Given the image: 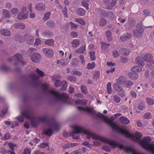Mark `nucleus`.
I'll return each instance as SVG.
<instances>
[{
  "instance_id": "1",
  "label": "nucleus",
  "mask_w": 154,
  "mask_h": 154,
  "mask_svg": "<svg viewBox=\"0 0 154 154\" xmlns=\"http://www.w3.org/2000/svg\"><path fill=\"white\" fill-rule=\"evenodd\" d=\"M77 109L79 110L84 111L92 115H97L98 117L104 120L106 123L108 124L113 130L117 131L118 132L124 135L127 137L133 138L135 136V135L130 133L128 131L120 128L117 125L115 122H112L115 120V118L113 116H111L109 119L105 116L102 114H96L95 110L88 107L85 108L82 106H78L77 107Z\"/></svg>"
},
{
  "instance_id": "2",
  "label": "nucleus",
  "mask_w": 154,
  "mask_h": 154,
  "mask_svg": "<svg viewBox=\"0 0 154 154\" xmlns=\"http://www.w3.org/2000/svg\"><path fill=\"white\" fill-rule=\"evenodd\" d=\"M142 135L140 133L135 132V142L136 141L144 149L150 151L154 154V144L150 143L151 139L148 136L143 137L141 139Z\"/></svg>"
},
{
  "instance_id": "3",
  "label": "nucleus",
  "mask_w": 154,
  "mask_h": 154,
  "mask_svg": "<svg viewBox=\"0 0 154 154\" xmlns=\"http://www.w3.org/2000/svg\"><path fill=\"white\" fill-rule=\"evenodd\" d=\"M73 131L69 134V135L72 137V138L75 139L78 138V136H75V134L83 133L86 135L87 139H90L91 137L95 139H99L101 138L98 136L94 135L92 134L91 131L84 129L82 127L79 126L75 125L73 127Z\"/></svg>"
},
{
  "instance_id": "4",
  "label": "nucleus",
  "mask_w": 154,
  "mask_h": 154,
  "mask_svg": "<svg viewBox=\"0 0 154 154\" xmlns=\"http://www.w3.org/2000/svg\"><path fill=\"white\" fill-rule=\"evenodd\" d=\"M48 86V85L46 84H43L42 85V88L44 91L52 96L55 100H61L65 101L68 98V95L66 93L60 94L53 90L48 91L47 90V88Z\"/></svg>"
},
{
  "instance_id": "5",
  "label": "nucleus",
  "mask_w": 154,
  "mask_h": 154,
  "mask_svg": "<svg viewBox=\"0 0 154 154\" xmlns=\"http://www.w3.org/2000/svg\"><path fill=\"white\" fill-rule=\"evenodd\" d=\"M107 141L108 143L113 147H118L120 149L123 150L127 154H135V149L133 146H124L122 144H118L115 140L112 139H107Z\"/></svg>"
},
{
  "instance_id": "6",
  "label": "nucleus",
  "mask_w": 154,
  "mask_h": 154,
  "mask_svg": "<svg viewBox=\"0 0 154 154\" xmlns=\"http://www.w3.org/2000/svg\"><path fill=\"white\" fill-rule=\"evenodd\" d=\"M34 38L33 36L29 33H25L20 40L21 42H25L26 43L32 45L33 44Z\"/></svg>"
},
{
  "instance_id": "7",
  "label": "nucleus",
  "mask_w": 154,
  "mask_h": 154,
  "mask_svg": "<svg viewBox=\"0 0 154 154\" xmlns=\"http://www.w3.org/2000/svg\"><path fill=\"white\" fill-rule=\"evenodd\" d=\"M143 60L146 61L149 66L152 67L154 64V61L153 59L152 56L150 54L146 53L143 54L142 56Z\"/></svg>"
},
{
  "instance_id": "8",
  "label": "nucleus",
  "mask_w": 154,
  "mask_h": 154,
  "mask_svg": "<svg viewBox=\"0 0 154 154\" xmlns=\"http://www.w3.org/2000/svg\"><path fill=\"white\" fill-rule=\"evenodd\" d=\"M145 64L144 61L142 60V58L137 57L135 62V71L140 72L142 70V67Z\"/></svg>"
},
{
  "instance_id": "9",
  "label": "nucleus",
  "mask_w": 154,
  "mask_h": 154,
  "mask_svg": "<svg viewBox=\"0 0 154 154\" xmlns=\"http://www.w3.org/2000/svg\"><path fill=\"white\" fill-rule=\"evenodd\" d=\"M21 116H19L16 117L17 120L20 122H23V116L25 117L27 119H31V115L30 112L27 111H24L21 112Z\"/></svg>"
},
{
  "instance_id": "10",
  "label": "nucleus",
  "mask_w": 154,
  "mask_h": 154,
  "mask_svg": "<svg viewBox=\"0 0 154 154\" xmlns=\"http://www.w3.org/2000/svg\"><path fill=\"white\" fill-rule=\"evenodd\" d=\"M21 11L19 13L17 16L18 19L19 20H24L28 17V12L26 10V8L23 7Z\"/></svg>"
},
{
  "instance_id": "11",
  "label": "nucleus",
  "mask_w": 154,
  "mask_h": 154,
  "mask_svg": "<svg viewBox=\"0 0 154 154\" xmlns=\"http://www.w3.org/2000/svg\"><path fill=\"white\" fill-rule=\"evenodd\" d=\"M110 0H103V2L105 4H109L106 7V9L110 10L112 9L116 5L117 2V0H112L110 3H109Z\"/></svg>"
},
{
  "instance_id": "12",
  "label": "nucleus",
  "mask_w": 154,
  "mask_h": 154,
  "mask_svg": "<svg viewBox=\"0 0 154 154\" xmlns=\"http://www.w3.org/2000/svg\"><path fill=\"white\" fill-rule=\"evenodd\" d=\"M42 52L47 57H53L54 52L51 49L44 48L42 49Z\"/></svg>"
},
{
  "instance_id": "13",
  "label": "nucleus",
  "mask_w": 154,
  "mask_h": 154,
  "mask_svg": "<svg viewBox=\"0 0 154 154\" xmlns=\"http://www.w3.org/2000/svg\"><path fill=\"white\" fill-rule=\"evenodd\" d=\"M41 56L38 53H36L33 54L31 57V60L35 63H38L40 61Z\"/></svg>"
},
{
  "instance_id": "14",
  "label": "nucleus",
  "mask_w": 154,
  "mask_h": 154,
  "mask_svg": "<svg viewBox=\"0 0 154 154\" xmlns=\"http://www.w3.org/2000/svg\"><path fill=\"white\" fill-rule=\"evenodd\" d=\"M92 133V134H93L94 135H97V136H98L99 137H100V138H101L100 139H95V138H92V137H91L90 138H92V139H95V140H95L93 142V144H94V145L95 146H100V145H101V142H100V141H103V140H104V138L102 137H100L97 135H96V134H94V133H93L91 131Z\"/></svg>"
},
{
  "instance_id": "15",
  "label": "nucleus",
  "mask_w": 154,
  "mask_h": 154,
  "mask_svg": "<svg viewBox=\"0 0 154 154\" xmlns=\"http://www.w3.org/2000/svg\"><path fill=\"white\" fill-rule=\"evenodd\" d=\"M131 35L130 33H125L120 37V39L122 41H125L131 38Z\"/></svg>"
},
{
  "instance_id": "16",
  "label": "nucleus",
  "mask_w": 154,
  "mask_h": 154,
  "mask_svg": "<svg viewBox=\"0 0 154 154\" xmlns=\"http://www.w3.org/2000/svg\"><path fill=\"white\" fill-rule=\"evenodd\" d=\"M14 58L16 59L20 62H21L23 65L26 64V63L22 61L23 56L19 54H15L14 56Z\"/></svg>"
},
{
  "instance_id": "17",
  "label": "nucleus",
  "mask_w": 154,
  "mask_h": 154,
  "mask_svg": "<svg viewBox=\"0 0 154 154\" xmlns=\"http://www.w3.org/2000/svg\"><path fill=\"white\" fill-rule=\"evenodd\" d=\"M137 28V33L140 34H142L144 31L143 28L142 24L141 23L137 24L136 26Z\"/></svg>"
},
{
  "instance_id": "18",
  "label": "nucleus",
  "mask_w": 154,
  "mask_h": 154,
  "mask_svg": "<svg viewBox=\"0 0 154 154\" xmlns=\"http://www.w3.org/2000/svg\"><path fill=\"white\" fill-rule=\"evenodd\" d=\"M57 75H53L51 77L52 80L55 81L54 84L55 86L56 87H59L60 84V81L59 80L57 79Z\"/></svg>"
},
{
  "instance_id": "19",
  "label": "nucleus",
  "mask_w": 154,
  "mask_h": 154,
  "mask_svg": "<svg viewBox=\"0 0 154 154\" xmlns=\"http://www.w3.org/2000/svg\"><path fill=\"white\" fill-rule=\"evenodd\" d=\"M14 27L19 29H23L25 28V25L22 23H17L13 25Z\"/></svg>"
},
{
  "instance_id": "20",
  "label": "nucleus",
  "mask_w": 154,
  "mask_h": 154,
  "mask_svg": "<svg viewBox=\"0 0 154 154\" xmlns=\"http://www.w3.org/2000/svg\"><path fill=\"white\" fill-rule=\"evenodd\" d=\"M120 53L122 55L126 56L129 55L130 52L129 50L126 48H122L120 49Z\"/></svg>"
},
{
  "instance_id": "21",
  "label": "nucleus",
  "mask_w": 154,
  "mask_h": 154,
  "mask_svg": "<svg viewBox=\"0 0 154 154\" xmlns=\"http://www.w3.org/2000/svg\"><path fill=\"white\" fill-rule=\"evenodd\" d=\"M35 9L38 11H42L45 9V5L43 3H39L35 6Z\"/></svg>"
},
{
  "instance_id": "22",
  "label": "nucleus",
  "mask_w": 154,
  "mask_h": 154,
  "mask_svg": "<svg viewBox=\"0 0 154 154\" xmlns=\"http://www.w3.org/2000/svg\"><path fill=\"white\" fill-rule=\"evenodd\" d=\"M45 24L46 25L51 28H53L55 26V24L54 21L49 20L47 21Z\"/></svg>"
},
{
  "instance_id": "23",
  "label": "nucleus",
  "mask_w": 154,
  "mask_h": 154,
  "mask_svg": "<svg viewBox=\"0 0 154 154\" xmlns=\"http://www.w3.org/2000/svg\"><path fill=\"white\" fill-rule=\"evenodd\" d=\"M80 43V41L78 39H74L71 42L72 46L74 48L78 47Z\"/></svg>"
},
{
  "instance_id": "24",
  "label": "nucleus",
  "mask_w": 154,
  "mask_h": 154,
  "mask_svg": "<svg viewBox=\"0 0 154 154\" xmlns=\"http://www.w3.org/2000/svg\"><path fill=\"white\" fill-rule=\"evenodd\" d=\"M120 122L123 124H128L129 123V120L127 118L124 117H121L119 119Z\"/></svg>"
},
{
  "instance_id": "25",
  "label": "nucleus",
  "mask_w": 154,
  "mask_h": 154,
  "mask_svg": "<svg viewBox=\"0 0 154 154\" xmlns=\"http://www.w3.org/2000/svg\"><path fill=\"white\" fill-rule=\"evenodd\" d=\"M77 14L80 16H83L85 15V11L83 9L79 8L76 10Z\"/></svg>"
},
{
  "instance_id": "26",
  "label": "nucleus",
  "mask_w": 154,
  "mask_h": 154,
  "mask_svg": "<svg viewBox=\"0 0 154 154\" xmlns=\"http://www.w3.org/2000/svg\"><path fill=\"white\" fill-rule=\"evenodd\" d=\"M105 17L107 18L108 19L112 20L114 18L115 15L114 14L110 11H108Z\"/></svg>"
},
{
  "instance_id": "27",
  "label": "nucleus",
  "mask_w": 154,
  "mask_h": 154,
  "mask_svg": "<svg viewBox=\"0 0 154 154\" xmlns=\"http://www.w3.org/2000/svg\"><path fill=\"white\" fill-rule=\"evenodd\" d=\"M96 10L100 14V15L104 17H105V16H106V14L107 12H106L104 10L100 8H98Z\"/></svg>"
},
{
  "instance_id": "28",
  "label": "nucleus",
  "mask_w": 154,
  "mask_h": 154,
  "mask_svg": "<svg viewBox=\"0 0 154 154\" xmlns=\"http://www.w3.org/2000/svg\"><path fill=\"white\" fill-rule=\"evenodd\" d=\"M52 34L53 33L52 32H49L48 31H45L43 32L42 34V36L47 38L50 37Z\"/></svg>"
},
{
  "instance_id": "29",
  "label": "nucleus",
  "mask_w": 154,
  "mask_h": 154,
  "mask_svg": "<svg viewBox=\"0 0 154 154\" xmlns=\"http://www.w3.org/2000/svg\"><path fill=\"white\" fill-rule=\"evenodd\" d=\"M113 86L114 90L118 92L121 91L122 89L121 86L120 85L117 84V83L114 84Z\"/></svg>"
},
{
  "instance_id": "30",
  "label": "nucleus",
  "mask_w": 154,
  "mask_h": 154,
  "mask_svg": "<svg viewBox=\"0 0 154 154\" xmlns=\"http://www.w3.org/2000/svg\"><path fill=\"white\" fill-rule=\"evenodd\" d=\"M86 47L85 46H82L80 48L76 50V53L82 54L83 53Z\"/></svg>"
},
{
  "instance_id": "31",
  "label": "nucleus",
  "mask_w": 154,
  "mask_h": 154,
  "mask_svg": "<svg viewBox=\"0 0 154 154\" xmlns=\"http://www.w3.org/2000/svg\"><path fill=\"white\" fill-rule=\"evenodd\" d=\"M75 103L78 105H81L82 106H85L86 103V101L84 100H77L75 101Z\"/></svg>"
},
{
  "instance_id": "32",
  "label": "nucleus",
  "mask_w": 154,
  "mask_h": 154,
  "mask_svg": "<svg viewBox=\"0 0 154 154\" xmlns=\"http://www.w3.org/2000/svg\"><path fill=\"white\" fill-rule=\"evenodd\" d=\"M105 35L107 38V40L109 42L110 41L112 38L111 31L109 30L105 32Z\"/></svg>"
},
{
  "instance_id": "33",
  "label": "nucleus",
  "mask_w": 154,
  "mask_h": 154,
  "mask_svg": "<svg viewBox=\"0 0 154 154\" xmlns=\"http://www.w3.org/2000/svg\"><path fill=\"white\" fill-rule=\"evenodd\" d=\"M1 34L5 36H8L10 35V31L7 30L3 29L0 30Z\"/></svg>"
},
{
  "instance_id": "34",
  "label": "nucleus",
  "mask_w": 154,
  "mask_h": 154,
  "mask_svg": "<svg viewBox=\"0 0 154 154\" xmlns=\"http://www.w3.org/2000/svg\"><path fill=\"white\" fill-rule=\"evenodd\" d=\"M107 24L106 20L104 18H101L99 22V25L101 27L105 26Z\"/></svg>"
},
{
  "instance_id": "35",
  "label": "nucleus",
  "mask_w": 154,
  "mask_h": 154,
  "mask_svg": "<svg viewBox=\"0 0 154 154\" xmlns=\"http://www.w3.org/2000/svg\"><path fill=\"white\" fill-rule=\"evenodd\" d=\"M54 41L52 39L46 40V41L45 42V44L50 46H53L54 44Z\"/></svg>"
},
{
  "instance_id": "36",
  "label": "nucleus",
  "mask_w": 154,
  "mask_h": 154,
  "mask_svg": "<svg viewBox=\"0 0 154 154\" xmlns=\"http://www.w3.org/2000/svg\"><path fill=\"white\" fill-rule=\"evenodd\" d=\"M146 102L149 105H152L154 104V100L152 98L147 97L146 99Z\"/></svg>"
},
{
  "instance_id": "37",
  "label": "nucleus",
  "mask_w": 154,
  "mask_h": 154,
  "mask_svg": "<svg viewBox=\"0 0 154 154\" xmlns=\"http://www.w3.org/2000/svg\"><path fill=\"white\" fill-rule=\"evenodd\" d=\"M3 16L5 18H8L10 15L9 12L7 10L4 9L2 11Z\"/></svg>"
},
{
  "instance_id": "38",
  "label": "nucleus",
  "mask_w": 154,
  "mask_h": 154,
  "mask_svg": "<svg viewBox=\"0 0 154 154\" xmlns=\"http://www.w3.org/2000/svg\"><path fill=\"white\" fill-rule=\"evenodd\" d=\"M43 133L45 135L50 136L52 134L53 131L51 129H48L44 130Z\"/></svg>"
},
{
  "instance_id": "39",
  "label": "nucleus",
  "mask_w": 154,
  "mask_h": 154,
  "mask_svg": "<svg viewBox=\"0 0 154 154\" xmlns=\"http://www.w3.org/2000/svg\"><path fill=\"white\" fill-rule=\"evenodd\" d=\"M75 21L82 25H85V21L84 19L82 18H76Z\"/></svg>"
},
{
  "instance_id": "40",
  "label": "nucleus",
  "mask_w": 154,
  "mask_h": 154,
  "mask_svg": "<svg viewBox=\"0 0 154 154\" xmlns=\"http://www.w3.org/2000/svg\"><path fill=\"white\" fill-rule=\"evenodd\" d=\"M89 0H83L82 2V4L83 6L85 7L87 9H89L88 3Z\"/></svg>"
},
{
  "instance_id": "41",
  "label": "nucleus",
  "mask_w": 154,
  "mask_h": 154,
  "mask_svg": "<svg viewBox=\"0 0 154 154\" xmlns=\"http://www.w3.org/2000/svg\"><path fill=\"white\" fill-rule=\"evenodd\" d=\"M126 80L125 78L123 76H120L119 78L117 80V83L120 84L122 82H123Z\"/></svg>"
},
{
  "instance_id": "42",
  "label": "nucleus",
  "mask_w": 154,
  "mask_h": 154,
  "mask_svg": "<svg viewBox=\"0 0 154 154\" xmlns=\"http://www.w3.org/2000/svg\"><path fill=\"white\" fill-rule=\"evenodd\" d=\"M123 85L127 88L129 87V86L132 85L133 83L130 81H125L123 83Z\"/></svg>"
},
{
  "instance_id": "43",
  "label": "nucleus",
  "mask_w": 154,
  "mask_h": 154,
  "mask_svg": "<svg viewBox=\"0 0 154 154\" xmlns=\"http://www.w3.org/2000/svg\"><path fill=\"white\" fill-rule=\"evenodd\" d=\"M61 85H62V89L63 90H65L68 86L67 82L65 81H63L61 82Z\"/></svg>"
},
{
  "instance_id": "44",
  "label": "nucleus",
  "mask_w": 154,
  "mask_h": 154,
  "mask_svg": "<svg viewBox=\"0 0 154 154\" xmlns=\"http://www.w3.org/2000/svg\"><path fill=\"white\" fill-rule=\"evenodd\" d=\"M111 83L110 82L108 83L107 85V93L109 94H111L112 93Z\"/></svg>"
},
{
  "instance_id": "45",
  "label": "nucleus",
  "mask_w": 154,
  "mask_h": 154,
  "mask_svg": "<svg viewBox=\"0 0 154 154\" xmlns=\"http://www.w3.org/2000/svg\"><path fill=\"white\" fill-rule=\"evenodd\" d=\"M145 107L144 103L143 102H140L138 106V108L140 110H143Z\"/></svg>"
},
{
  "instance_id": "46",
  "label": "nucleus",
  "mask_w": 154,
  "mask_h": 154,
  "mask_svg": "<svg viewBox=\"0 0 154 154\" xmlns=\"http://www.w3.org/2000/svg\"><path fill=\"white\" fill-rule=\"evenodd\" d=\"M143 118L145 119H151L152 117L151 113L149 112H146L143 116Z\"/></svg>"
},
{
  "instance_id": "47",
  "label": "nucleus",
  "mask_w": 154,
  "mask_h": 154,
  "mask_svg": "<svg viewBox=\"0 0 154 154\" xmlns=\"http://www.w3.org/2000/svg\"><path fill=\"white\" fill-rule=\"evenodd\" d=\"M95 64L94 62H92L91 63H88L87 65V68L88 69H93L95 66Z\"/></svg>"
},
{
  "instance_id": "48",
  "label": "nucleus",
  "mask_w": 154,
  "mask_h": 154,
  "mask_svg": "<svg viewBox=\"0 0 154 154\" xmlns=\"http://www.w3.org/2000/svg\"><path fill=\"white\" fill-rule=\"evenodd\" d=\"M119 60L121 63H125L128 62L129 60L127 58L121 57L119 58Z\"/></svg>"
},
{
  "instance_id": "49",
  "label": "nucleus",
  "mask_w": 154,
  "mask_h": 154,
  "mask_svg": "<svg viewBox=\"0 0 154 154\" xmlns=\"http://www.w3.org/2000/svg\"><path fill=\"white\" fill-rule=\"evenodd\" d=\"M50 16V13L48 12L47 13L45 14L44 17L43 18V20L44 21H45L46 20L48 19Z\"/></svg>"
},
{
  "instance_id": "50",
  "label": "nucleus",
  "mask_w": 154,
  "mask_h": 154,
  "mask_svg": "<svg viewBox=\"0 0 154 154\" xmlns=\"http://www.w3.org/2000/svg\"><path fill=\"white\" fill-rule=\"evenodd\" d=\"M101 44L102 50L106 49L110 45L109 44H106L103 42H101Z\"/></svg>"
},
{
  "instance_id": "51",
  "label": "nucleus",
  "mask_w": 154,
  "mask_h": 154,
  "mask_svg": "<svg viewBox=\"0 0 154 154\" xmlns=\"http://www.w3.org/2000/svg\"><path fill=\"white\" fill-rule=\"evenodd\" d=\"M95 52L94 51H91L89 53L90 58L92 60H94L96 59L95 56Z\"/></svg>"
},
{
  "instance_id": "52",
  "label": "nucleus",
  "mask_w": 154,
  "mask_h": 154,
  "mask_svg": "<svg viewBox=\"0 0 154 154\" xmlns=\"http://www.w3.org/2000/svg\"><path fill=\"white\" fill-rule=\"evenodd\" d=\"M113 98L115 102L118 103L120 102V98L119 96L117 95H114L113 96Z\"/></svg>"
},
{
  "instance_id": "53",
  "label": "nucleus",
  "mask_w": 154,
  "mask_h": 154,
  "mask_svg": "<svg viewBox=\"0 0 154 154\" xmlns=\"http://www.w3.org/2000/svg\"><path fill=\"white\" fill-rule=\"evenodd\" d=\"M100 72L98 71H96L93 75V77L94 79H98L100 76Z\"/></svg>"
},
{
  "instance_id": "54",
  "label": "nucleus",
  "mask_w": 154,
  "mask_h": 154,
  "mask_svg": "<svg viewBox=\"0 0 154 154\" xmlns=\"http://www.w3.org/2000/svg\"><path fill=\"white\" fill-rule=\"evenodd\" d=\"M67 78L71 82H75L76 80V78L73 76L71 75L68 76H67Z\"/></svg>"
},
{
  "instance_id": "55",
  "label": "nucleus",
  "mask_w": 154,
  "mask_h": 154,
  "mask_svg": "<svg viewBox=\"0 0 154 154\" xmlns=\"http://www.w3.org/2000/svg\"><path fill=\"white\" fill-rule=\"evenodd\" d=\"M35 71L40 76L42 77L45 76L44 72L38 69L37 68L36 69Z\"/></svg>"
},
{
  "instance_id": "56",
  "label": "nucleus",
  "mask_w": 154,
  "mask_h": 154,
  "mask_svg": "<svg viewBox=\"0 0 154 154\" xmlns=\"http://www.w3.org/2000/svg\"><path fill=\"white\" fill-rule=\"evenodd\" d=\"M8 145L9 146L10 148L12 151H14V147L16 146V145L14 143L10 142L8 143Z\"/></svg>"
},
{
  "instance_id": "57",
  "label": "nucleus",
  "mask_w": 154,
  "mask_h": 154,
  "mask_svg": "<svg viewBox=\"0 0 154 154\" xmlns=\"http://www.w3.org/2000/svg\"><path fill=\"white\" fill-rule=\"evenodd\" d=\"M81 91L85 94H87L88 91L86 87L84 85H82L81 87Z\"/></svg>"
},
{
  "instance_id": "58",
  "label": "nucleus",
  "mask_w": 154,
  "mask_h": 154,
  "mask_svg": "<svg viewBox=\"0 0 154 154\" xmlns=\"http://www.w3.org/2000/svg\"><path fill=\"white\" fill-rule=\"evenodd\" d=\"M69 23L70 24L71 26V29H76L78 27V26L72 22H69Z\"/></svg>"
},
{
  "instance_id": "59",
  "label": "nucleus",
  "mask_w": 154,
  "mask_h": 154,
  "mask_svg": "<svg viewBox=\"0 0 154 154\" xmlns=\"http://www.w3.org/2000/svg\"><path fill=\"white\" fill-rule=\"evenodd\" d=\"M71 74L72 75L81 76L82 75V73L79 71H73L71 72Z\"/></svg>"
},
{
  "instance_id": "60",
  "label": "nucleus",
  "mask_w": 154,
  "mask_h": 154,
  "mask_svg": "<svg viewBox=\"0 0 154 154\" xmlns=\"http://www.w3.org/2000/svg\"><path fill=\"white\" fill-rule=\"evenodd\" d=\"M30 76L32 79L36 80L39 78V76L35 73H32L30 75Z\"/></svg>"
},
{
  "instance_id": "61",
  "label": "nucleus",
  "mask_w": 154,
  "mask_h": 154,
  "mask_svg": "<svg viewBox=\"0 0 154 154\" xmlns=\"http://www.w3.org/2000/svg\"><path fill=\"white\" fill-rule=\"evenodd\" d=\"M18 11V9L17 8H13L11 10V12L12 14L16 15Z\"/></svg>"
},
{
  "instance_id": "62",
  "label": "nucleus",
  "mask_w": 154,
  "mask_h": 154,
  "mask_svg": "<svg viewBox=\"0 0 154 154\" xmlns=\"http://www.w3.org/2000/svg\"><path fill=\"white\" fill-rule=\"evenodd\" d=\"M40 119L41 121L44 123L47 122L48 120L47 118L45 116H43L40 118Z\"/></svg>"
},
{
  "instance_id": "63",
  "label": "nucleus",
  "mask_w": 154,
  "mask_h": 154,
  "mask_svg": "<svg viewBox=\"0 0 154 154\" xmlns=\"http://www.w3.org/2000/svg\"><path fill=\"white\" fill-rule=\"evenodd\" d=\"M128 75L130 79H133L135 78V72H130Z\"/></svg>"
},
{
  "instance_id": "64",
  "label": "nucleus",
  "mask_w": 154,
  "mask_h": 154,
  "mask_svg": "<svg viewBox=\"0 0 154 154\" xmlns=\"http://www.w3.org/2000/svg\"><path fill=\"white\" fill-rule=\"evenodd\" d=\"M31 151L28 148L25 149L22 154H31Z\"/></svg>"
}]
</instances>
